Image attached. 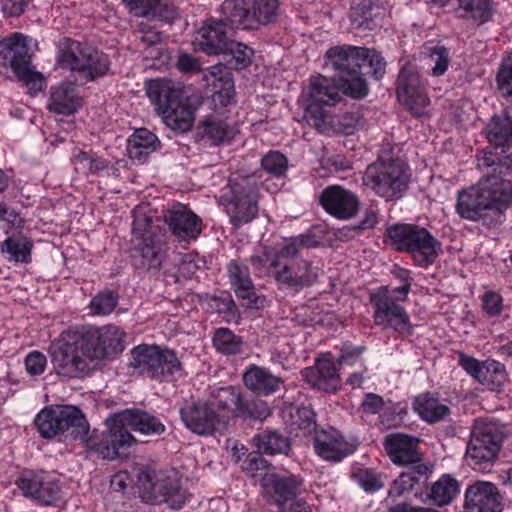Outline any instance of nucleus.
<instances>
[{"label": "nucleus", "instance_id": "nucleus-1", "mask_svg": "<svg viewBox=\"0 0 512 512\" xmlns=\"http://www.w3.org/2000/svg\"><path fill=\"white\" fill-rule=\"evenodd\" d=\"M478 167L483 176L458 193L456 212L464 219L496 226L512 205V182L504 179L512 174V156L486 152L478 158Z\"/></svg>", "mask_w": 512, "mask_h": 512}, {"label": "nucleus", "instance_id": "nucleus-2", "mask_svg": "<svg viewBox=\"0 0 512 512\" xmlns=\"http://www.w3.org/2000/svg\"><path fill=\"white\" fill-rule=\"evenodd\" d=\"M107 424L108 430L102 432L100 455L108 460L117 458L135 443L129 429L146 435H161L166 430L159 418L140 409L116 413L107 420Z\"/></svg>", "mask_w": 512, "mask_h": 512}, {"label": "nucleus", "instance_id": "nucleus-3", "mask_svg": "<svg viewBox=\"0 0 512 512\" xmlns=\"http://www.w3.org/2000/svg\"><path fill=\"white\" fill-rule=\"evenodd\" d=\"M318 245L319 242L311 235L297 236L283 245L274 262L276 267L274 280L277 285L295 293L316 285L322 273L321 268L299 255L303 248H312Z\"/></svg>", "mask_w": 512, "mask_h": 512}, {"label": "nucleus", "instance_id": "nucleus-4", "mask_svg": "<svg viewBox=\"0 0 512 512\" xmlns=\"http://www.w3.org/2000/svg\"><path fill=\"white\" fill-rule=\"evenodd\" d=\"M146 94L167 127L182 133L192 128L194 111L183 96L181 87L172 80H150L146 84Z\"/></svg>", "mask_w": 512, "mask_h": 512}, {"label": "nucleus", "instance_id": "nucleus-5", "mask_svg": "<svg viewBox=\"0 0 512 512\" xmlns=\"http://www.w3.org/2000/svg\"><path fill=\"white\" fill-rule=\"evenodd\" d=\"M405 284L402 287L389 289L387 286L379 287L369 295L373 308V322L382 330H392L400 337H406L413 333L410 316L406 309L398 303L395 294L401 295L405 301L410 291V283L402 278Z\"/></svg>", "mask_w": 512, "mask_h": 512}, {"label": "nucleus", "instance_id": "nucleus-6", "mask_svg": "<svg viewBox=\"0 0 512 512\" xmlns=\"http://www.w3.org/2000/svg\"><path fill=\"white\" fill-rule=\"evenodd\" d=\"M365 47L336 46L326 52V66L336 72L343 94L361 99L368 94V86L363 71H360V59L364 57Z\"/></svg>", "mask_w": 512, "mask_h": 512}, {"label": "nucleus", "instance_id": "nucleus-7", "mask_svg": "<svg viewBox=\"0 0 512 512\" xmlns=\"http://www.w3.org/2000/svg\"><path fill=\"white\" fill-rule=\"evenodd\" d=\"M409 182L408 168L400 159L385 160L380 157L367 166L363 175V184L386 201L402 198Z\"/></svg>", "mask_w": 512, "mask_h": 512}, {"label": "nucleus", "instance_id": "nucleus-8", "mask_svg": "<svg viewBox=\"0 0 512 512\" xmlns=\"http://www.w3.org/2000/svg\"><path fill=\"white\" fill-rule=\"evenodd\" d=\"M385 235L396 251L411 254L420 266L433 264L441 251V243L416 224H394Z\"/></svg>", "mask_w": 512, "mask_h": 512}, {"label": "nucleus", "instance_id": "nucleus-9", "mask_svg": "<svg viewBox=\"0 0 512 512\" xmlns=\"http://www.w3.org/2000/svg\"><path fill=\"white\" fill-rule=\"evenodd\" d=\"M11 68L15 76L36 94L46 86L44 76L31 65V53L28 37L15 33L5 38L0 44V74H6Z\"/></svg>", "mask_w": 512, "mask_h": 512}, {"label": "nucleus", "instance_id": "nucleus-10", "mask_svg": "<svg viewBox=\"0 0 512 512\" xmlns=\"http://www.w3.org/2000/svg\"><path fill=\"white\" fill-rule=\"evenodd\" d=\"M50 355L56 373L68 378L88 373L93 361L80 331L62 333L50 346Z\"/></svg>", "mask_w": 512, "mask_h": 512}, {"label": "nucleus", "instance_id": "nucleus-11", "mask_svg": "<svg viewBox=\"0 0 512 512\" xmlns=\"http://www.w3.org/2000/svg\"><path fill=\"white\" fill-rule=\"evenodd\" d=\"M132 261L136 268L156 272L165 257V244L153 231L151 218L136 214L132 228Z\"/></svg>", "mask_w": 512, "mask_h": 512}, {"label": "nucleus", "instance_id": "nucleus-12", "mask_svg": "<svg viewBox=\"0 0 512 512\" xmlns=\"http://www.w3.org/2000/svg\"><path fill=\"white\" fill-rule=\"evenodd\" d=\"M278 8V0H224L221 12L236 28L257 30L276 21Z\"/></svg>", "mask_w": 512, "mask_h": 512}, {"label": "nucleus", "instance_id": "nucleus-13", "mask_svg": "<svg viewBox=\"0 0 512 512\" xmlns=\"http://www.w3.org/2000/svg\"><path fill=\"white\" fill-rule=\"evenodd\" d=\"M220 203L235 228L250 223L258 215L256 181L252 176L240 177L229 182V190L220 198Z\"/></svg>", "mask_w": 512, "mask_h": 512}, {"label": "nucleus", "instance_id": "nucleus-14", "mask_svg": "<svg viewBox=\"0 0 512 512\" xmlns=\"http://www.w3.org/2000/svg\"><path fill=\"white\" fill-rule=\"evenodd\" d=\"M504 439L500 425L492 421H476L466 448V459L474 469L484 470L496 459Z\"/></svg>", "mask_w": 512, "mask_h": 512}, {"label": "nucleus", "instance_id": "nucleus-15", "mask_svg": "<svg viewBox=\"0 0 512 512\" xmlns=\"http://www.w3.org/2000/svg\"><path fill=\"white\" fill-rule=\"evenodd\" d=\"M343 93L342 85L338 78H328L322 75L311 77L308 87L309 103L305 111V119L314 128H324L323 117L329 112L324 106H334Z\"/></svg>", "mask_w": 512, "mask_h": 512}, {"label": "nucleus", "instance_id": "nucleus-16", "mask_svg": "<svg viewBox=\"0 0 512 512\" xmlns=\"http://www.w3.org/2000/svg\"><path fill=\"white\" fill-rule=\"evenodd\" d=\"M80 332L93 361L113 357L124 350L125 333L118 326L89 327Z\"/></svg>", "mask_w": 512, "mask_h": 512}, {"label": "nucleus", "instance_id": "nucleus-17", "mask_svg": "<svg viewBox=\"0 0 512 512\" xmlns=\"http://www.w3.org/2000/svg\"><path fill=\"white\" fill-rule=\"evenodd\" d=\"M396 92L398 99L416 116L425 114L430 99L427 96L426 84L419 72L411 65L404 66L397 78Z\"/></svg>", "mask_w": 512, "mask_h": 512}, {"label": "nucleus", "instance_id": "nucleus-18", "mask_svg": "<svg viewBox=\"0 0 512 512\" xmlns=\"http://www.w3.org/2000/svg\"><path fill=\"white\" fill-rule=\"evenodd\" d=\"M179 414L185 427L201 436L212 434L220 423L219 413L207 401H186Z\"/></svg>", "mask_w": 512, "mask_h": 512}, {"label": "nucleus", "instance_id": "nucleus-19", "mask_svg": "<svg viewBox=\"0 0 512 512\" xmlns=\"http://www.w3.org/2000/svg\"><path fill=\"white\" fill-rule=\"evenodd\" d=\"M503 507V497L494 483L475 481L466 488L463 512H502Z\"/></svg>", "mask_w": 512, "mask_h": 512}, {"label": "nucleus", "instance_id": "nucleus-20", "mask_svg": "<svg viewBox=\"0 0 512 512\" xmlns=\"http://www.w3.org/2000/svg\"><path fill=\"white\" fill-rule=\"evenodd\" d=\"M16 484L26 497L44 505H50L60 497L58 483L44 471L24 472Z\"/></svg>", "mask_w": 512, "mask_h": 512}, {"label": "nucleus", "instance_id": "nucleus-21", "mask_svg": "<svg viewBox=\"0 0 512 512\" xmlns=\"http://www.w3.org/2000/svg\"><path fill=\"white\" fill-rule=\"evenodd\" d=\"M220 19H209L204 22L202 27L196 32L194 45L207 55L226 54L229 38L226 26L236 28L224 19L223 13L220 11Z\"/></svg>", "mask_w": 512, "mask_h": 512}, {"label": "nucleus", "instance_id": "nucleus-22", "mask_svg": "<svg viewBox=\"0 0 512 512\" xmlns=\"http://www.w3.org/2000/svg\"><path fill=\"white\" fill-rule=\"evenodd\" d=\"M319 201L327 213L341 220L353 218L360 207L357 195L339 185L326 187L321 192Z\"/></svg>", "mask_w": 512, "mask_h": 512}, {"label": "nucleus", "instance_id": "nucleus-23", "mask_svg": "<svg viewBox=\"0 0 512 512\" xmlns=\"http://www.w3.org/2000/svg\"><path fill=\"white\" fill-rule=\"evenodd\" d=\"M60 415H64L61 420L62 434L69 432L74 440H79L87 448L97 451L100 454V444H102V435L100 438L95 431L89 436V424L80 409L74 406H59Z\"/></svg>", "mask_w": 512, "mask_h": 512}, {"label": "nucleus", "instance_id": "nucleus-24", "mask_svg": "<svg viewBox=\"0 0 512 512\" xmlns=\"http://www.w3.org/2000/svg\"><path fill=\"white\" fill-rule=\"evenodd\" d=\"M304 479L299 475L281 476L266 473L262 486L267 495L277 504L278 509L289 501L296 499L303 489Z\"/></svg>", "mask_w": 512, "mask_h": 512}, {"label": "nucleus", "instance_id": "nucleus-25", "mask_svg": "<svg viewBox=\"0 0 512 512\" xmlns=\"http://www.w3.org/2000/svg\"><path fill=\"white\" fill-rule=\"evenodd\" d=\"M164 221L179 240L195 239L201 233L202 220L182 204L168 209L164 213Z\"/></svg>", "mask_w": 512, "mask_h": 512}, {"label": "nucleus", "instance_id": "nucleus-26", "mask_svg": "<svg viewBox=\"0 0 512 512\" xmlns=\"http://www.w3.org/2000/svg\"><path fill=\"white\" fill-rule=\"evenodd\" d=\"M485 131L491 148L483 150L482 155L492 152L498 155L512 156V153H508L512 147V117L507 112L492 116Z\"/></svg>", "mask_w": 512, "mask_h": 512}, {"label": "nucleus", "instance_id": "nucleus-27", "mask_svg": "<svg viewBox=\"0 0 512 512\" xmlns=\"http://www.w3.org/2000/svg\"><path fill=\"white\" fill-rule=\"evenodd\" d=\"M314 447L320 457L334 462H339L354 452V446L334 428L316 432Z\"/></svg>", "mask_w": 512, "mask_h": 512}, {"label": "nucleus", "instance_id": "nucleus-28", "mask_svg": "<svg viewBox=\"0 0 512 512\" xmlns=\"http://www.w3.org/2000/svg\"><path fill=\"white\" fill-rule=\"evenodd\" d=\"M419 439L402 433L384 437L383 446L390 460L396 465H406L419 459Z\"/></svg>", "mask_w": 512, "mask_h": 512}, {"label": "nucleus", "instance_id": "nucleus-29", "mask_svg": "<svg viewBox=\"0 0 512 512\" xmlns=\"http://www.w3.org/2000/svg\"><path fill=\"white\" fill-rule=\"evenodd\" d=\"M82 106V97L75 84L62 82L50 88L47 108L57 115H72Z\"/></svg>", "mask_w": 512, "mask_h": 512}, {"label": "nucleus", "instance_id": "nucleus-30", "mask_svg": "<svg viewBox=\"0 0 512 512\" xmlns=\"http://www.w3.org/2000/svg\"><path fill=\"white\" fill-rule=\"evenodd\" d=\"M388 14L382 0H361L351 7L350 22L354 29L373 30Z\"/></svg>", "mask_w": 512, "mask_h": 512}, {"label": "nucleus", "instance_id": "nucleus-31", "mask_svg": "<svg viewBox=\"0 0 512 512\" xmlns=\"http://www.w3.org/2000/svg\"><path fill=\"white\" fill-rule=\"evenodd\" d=\"M243 383L254 394L268 396L276 393L284 380L269 369L252 364L243 373Z\"/></svg>", "mask_w": 512, "mask_h": 512}, {"label": "nucleus", "instance_id": "nucleus-32", "mask_svg": "<svg viewBox=\"0 0 512 512\" xmlns=\"http://www.w3.org/2000/svg\"><path fill=\"white\" fill-rule=\"evenodd\" d=\"M302 376L313 387L325 392H334L340 386V376L336 365L329 358L317 360L315 366L302 371Z\"/></svg>", "mask_w": 512, "mask_h": 512}, {"label": "nucleus", "instance_id": "nucleus-33", "mask_svg": "<svg viewBox=\"0 0 512 512\" xmlns=\"http://www.w3.org/2000/svg\"><path fill=\"white\" fill-rule=\"evenodd\" d=\"M129 12L137 17L158 19L172 23L178 18V10L168 0H123Z\"/></svg>", "mask_w": 512, "mask_h": 512}, {"label": "nucleus", "instance_id": "nucleus-34", "mask_svg": "<svg viewBox=\"0 0 512 512\" xmlns=\"http://www.w3.org/2000/svg\"><path fill=\"white\" fill-rule=\"evenodd\" d=\"M153 468H142L137 473V488L143 502L151 505H161L167 501L165 494L160 493V473Z\"/></svg>", "mask_w": 512, "mask_h": 512}, {"label": "nucleus", "instance_id": "nucleus-35", "mask_svg": "<svg viewBox=\"0 0 512 512\" xmlns=\"http://www.w3.org/2000/svg\"><path fill=\"white\" fill-rule=\"evenodd\" d=\"M89 44L71 38H62L57 45V63L71 72L78 73L83 64L84 52Z\"/></svg>", "mask_w": 512, "mask_h": 512}, {"label": "nucleus", "instance_id": "nucleus-36", "mask_svg": "<svg viewBox=\"0 0 512 512\" xmlns=\"http://www.w3.org/2000/svg\"><path fill=\"white\" fill-rule=\"evenodd\" d=\"M230 66L225 63H217L209 68L215 95L224 106L231 103L234 97V80Z\"/></svg>", "mask_w": 512, "mask_h": 512}, {"label": "nucleus", "instance_id": "nucleus-37", "mask_svg": "<svg viewBox=\"0 0 512 512\" xmlns=\"http://www.w3.org/2000/svg\"><path fill=\"white\" fill-rule=\"evenodd\" d=\"M456 13L462 20L482 25L492 19L494 14L493 0H456Z\"/></svg>", "mask_w": 512, "mask_h": 512}, {"label": "nucleus", "instance_id": "nucleus-38", "mask_svg": "<svg viewBox=\"0 0 512 512\" xmlns=\"http://www.w3.org/2000/svg\"><path fill=\"white\" fill-rule=\"evenodd\" d=\"M110 69L109 57L95 47L88 46L84 52L83 64L77 74L86 82L95 81L105 76Z\"/></svg>", "mask_w": 512, "mask_h": 512}, {"label": "nucleus", "instance_id": "nucleus-39", "mask_svg": "<svg viewBox=\"0 0 512 512\" xmlns=\"http://www.w3.org/2000/svg\"><path fill=\"white\" fill-rule=\"evenodd\" d=\"M159 349V346L146 344L134 347L130 365L141 374L158 379Z\"/></svg>", "mask_w": 512, "mask_h": 512}, {"label": "nucleus", "instance_id": "nucleus-40", "mask_svg": "<svg viewBox=\"0 0 512 512\" xmlns=\"http://www.w3.org/2000/svg\"><path fill=\"white\" fill-rule=\"evenodd\" d=\"M252 443L259 452L268 455H288L291 450L290 438L278 430H263L254 435Z\"/></svg>", "mask_w": 512, "mask_h": 512}, {"label": "nucleus", "instance_id": "nucleus-41", "mask_svg": "<svg viewBox=\"0 0 512 512\" xmlns=\"http://www.w3.org/2000/svg\"><path fill=\"white\" fill-rule=\"evenodd\" d=\"M159 147L157 136L145 128L136 130L128 141L129 156L139 163H144Z\"/></svg>", "mask_w": 512, "mask_h": 512}, {"label": "nucleus", "instance_id": "nucleus-42", "mask_svg": "<svg viewBox=\"0 0 512 512\" xmlns=\"http://www.w3.org/2000/svg\"><path fill=\"white\" fill-rule=\"evenodd\" d=\"M325 129L315 128L320 133H334L343 135H352L355 130L363 126L364 120L358 112H346L342 115H332L328 113L323 117Z\"/></svg>", "mask_w": 512, "mask_h": 512}, {"label": "nucleus", "instance_id": "nucleus-43", "mask_svg": "<svg viewBox=\"0 0 512 512\" xmlns=\"http://www.w3.org/2000/svg\"><path fill=\"white\" fill-rule=\"evenodd\" d=\"M33 242L23 236L14 235L0 242V252L10 262L25 263L31 262V251Z\"/></svg>", "mask_w": 512, "mask_h": 512}, {"label": "nucleus", "instance_id": "nucleus-44", "mask_svg": "<svg viewBox=\"0 0 512 512\" xmlns=\"http://www.w3.org/2000/svg\"><path fill=\"white\" fill-rule=\"evenodd\" d=\"M160 493L165 494L164 497L167 504L172 509H180L188 500L189 494L186 489L181 486L180 479L176 477L174 472L160 473Z\"/></svg>", "mask_w": 512, "mask_h": 512}, {"label": "nucleus", "instance_id": "nucleus-45", "mask_svg": "<svg viewBox=\"0 0 512 512\" xmlns=\"http://www.w3.org/2000/svg\"><path fill=\"white\" fill-rule=\"evenodd\" d=\"M413 407L420 418L430 424L443 420L450 413L448 406L441 404L437 399L431 397L429 394H423L416 397Z\"/></svg>", "mask_w": 512, "mask_h": 512}, {"label": "nucleus", "instance_id": "nucleus-46", "mask_svg": "<svg viewBox=\"0 0 512 512\" xmlns=\"http://www.w3.org/2000/svg\"><path fill=\"white\" fill-rule=\"evenodd\" d=\"M459 492V483L450 475H442L430 488L428 498L437 506L449 505Z\"/></svg>", "mask_w": 512, "mask_h": 512}, {"label": "nucleus", "instance_id": "nucleus-47", "mask_svg": "<svg viewBox=\"0 0 512 512\" xmlns=\"http://www.w3.org/2000/svg\"><path fill=\"white\" fill-rule=\"evenodd\" d=\"M64 415H60L59 406L55 408L43 409L35 418V425L44 438L50 439L62 434L61 420Z\"/></svg>", "mask_w": 512, "mask_h": 512}, {"label": "nucleus", "instance_id": "nucleus-48", "mask_svg": "<svg viewBox=\"0 0 512 512\" xmlns=\"http://www.w3.org/2000/svg\"><path fill=\"white\" fill-rule=\"evenodd\" d=\"M213 345L216 350L225 355L241 354L245 343L241 336L236 335L228 328H218L213 336Z\"/></svg>", "mask_w": 512, "mask_h": 512}, {"label": "nucleus", "instance_id": "nucleus-49", "mask_svg": "<svg viewBox=\"0 0 512 512\" xmlns=\"http://www.w3.org/2000/svg\"><path fill=\"white\" fill-rule=\"evenodd\" d=\"M507 380L508 374L503 363L496 360L484 361L479 379L480 383L486 385L491 390H501Z\"/></svg>", "mask_w": 512, "mask_h": 512}, {"label": "nucleus", "instance_id": "nucleus-50", "mask_svg": "<svg viewBox=\"0 0 512 512\" xmlns=\"http://www.w3.org/2000/svg\"><path fill=\"white\" fill-rule=\"evenodd\" d=\"M240 393L236 388L229 386L225 388H219L214 392L208 403L211 404L214 410L219 414L221 412H231L235 416L236 406L239 405Z\"/></svg>", "mask_w": 512, "mask_h": 512}, {"label": "nucleus", "instance_id": "nucleus-51", "mask_svg": "<svg viewBox=\"0 0 512 512\" xmlns=\"http://www.w3.org/2000/svg\"><path fill=\"white\" fill-rule=\"evenodd\" d=\"M204 137L212 145H220L233 139L234 131L222 120L208 118L203 122Z\"/></svg>", "mask_w": 512, "mask_h": 512}, {"label": "nucleus", "instance_id": "nucleus-52", "mask_svg": "<svg viewBox=\"0 0 512 512\" xmlns=\"http://www.w3.org/2000/svg\"><path fill=\"white\" fill-rule=\"evenodd\" d=\"M253 49L246 44L229 40L227 44V52L224 54L229 59L226 63L234 70H241L248 67L252 62Z\"/></svg>", "mask_w": 512, "mask_h": 512}, {"label": "nucleus", "instance_id": "nucleus-53", "mask_svg": "<svg viewBox=\"0 0 512 512\" xmlns=\"http://www.w3.org/2000/svg\"><path fill=\"white\" fill-rule=\"evenodd\" d=\"M279 256V249L273 250L269 247H261L256 250L250 257V263L255 271H267L268 274L274 279V272L276 267L274 266L275 260Z\"/></svg>", "mask_w": 512, "mask_h": 512}, {"label": "nucleus", "instance_id": "nucleus-54", "mask_svg": "<svg viewBox=\"0 0 512 512\" xmlns=\"http://www.w3.org/2000/svg\"><path fill=\"white\" fill-rule=\"evenodd\" d=\"M270 415L267 404L261 400L242 401L240 398L239 405L236 406L235 417L243 419H266Z\"/></svg>", "mask_w": 512, "mask_h": 512}, {"label": "nucleus", "instance_id": "nucleus-55", "mask_svg": "<svg viewBox=\"0 0 512 512\" xmlns=\"http://www.w3.org/2000/svg\"><path fill=\"white\" fill-rule=\"evenodd\" d=\"M160 360L158 378L175 377L181 375V363L176 353L170 349H159Z\"/></svg>", "mask_w": 512, "mask_h": 512}, {"label": "nucleus", "instance_id": "nucleus-56", "mask_svg": "<svg viewBox=\"0 0 512 512\" xmlns=\"http://www.w3.org/2000/svg\"><path fill=\"white\" fill-rule=\"evenodd\" d=\"M261 167L273 177H283L288 170V159L278 151H269L262 157Z\"/></svg>", "mask_w": 512, "mask_h": 512}, {"label": "nucleus", "instance_id": "nucleus-57", "mask_svg": "<svg viewBox=\"0 0 512 512\" xmlns=\"http://www.w3.org/2000/svg\"><path fill=\"white\" fill-rule=\"evenodd\" d=\"M118 295L112 291L97 293L90 301L89 308L93 315L110 314L117 306Z\"/></svg>", "mask_w": 512, "mask_h": 512}, {"label": "nucleus", "instance_id": "nucleus-58", "mask_svg": "<svg viewBox=\"0 0 512 512\" xmlns=\"http://www.w3.org/2000/svg\"><path fill=\"white\" fill-rule=\"evenodd\" d=\"M227 269L229 280L234 292H236V290H245V288H248L249 285L253 284L249 268L246 265L232 260L228 264Z\"/></svg>", "mask_w": 512, "mask_h": 512}, {"label": "nucleus", "instance_id": "nucleus-59", "mask_svg": "<svg viewBox=\"0 0 512 512\" xmlns=\"http://www.w3.org/2000/svg\"><path fill=\"white\" fill-rule=\"evenodd\" d=\"M365 51L367 53L360 59V71L367 67L368 71L363 72L364 75L371 74L377 80L382 78L386 69L384 58L375 49L365 48Z\"/></svg>", "mask_w": 512, "mask_h": 512}, {"label": "nucleus", "instance_id": "nucleus-60", "mask_svg": "<svg viewBox=\"0 0 512 512\" xmlns=\"http://www.w3.org/2000/svg\"><path fill=\"white\" fill-rule=\"evenodd\" d=\"M315 412L309 407L298 408L293 417V425L296 429L302 431L303 435H309L318 432L315 420Z\"/></svg>", "mask_w": 512, "mask_h": 512}, {"label": "nucleus", "instance_id": "nucleus-61", "mask_svg": "<svg viewBox=\"0 0 512 512\" xmlns=\"http://www.w3.org/2000/svg\"><path fill=\"white\" fill-rule=\"evenodd\" d=\"M496 81L501 97L512 103V62L502 64L497 73Z\"/></svg>", "mask_w": 512, "mask_h": 512}, {"label": "nucleus", "instance_id": "nucleus-62", "mask_svg": "<svg viewBox=\"0 0 512 512\" xmlns=\"http://www.w3.org/2000/svg\"><path fill=\"white\" fill-rule=\"evenodd\" d=\"M76 169L83 173H96L106 168V163L101 158L92 157L87 152L79 151L73 157Z\"/></svg>", "mask_w": 512, "mask_h": 512}, {"label": "nucleus", "instance_id": "nucleus-63", "mask_svg": "<svg viewBox=\"0 0 512 512\" xmlns=\"http://www.w3.org/2000/svg\"><path fill=\"white\" fill-rule=\"evenodd\" d=\"M211 306L220 314H224L228 321L239 317L237 305L231 295L212 297Z\"/></svg>", "mask_w": 512, "mask_h": 512}, {"label": "nucleus", "instance_id": "nucleus-64", "mask_svg": "<svg viewBox=\"0 0 512 512\" xmlns=\"http://www.w3.org/2000/svg\"><path fill=\"white\" fill-rule=\"evenodd\" d=\"M269 462L262 456V452L258 450L250 452L241 462L243 471L249 473L252 477L256 476L258 472L267 470Z\"/></svg>", "mask_w": 512, "mask_h": 512}]
</instances>
